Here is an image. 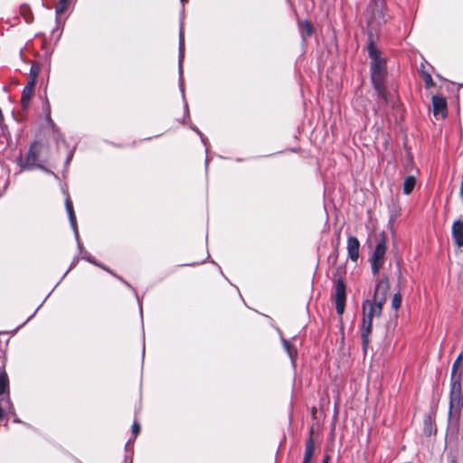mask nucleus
Returning a JSON list of instances; mask_svg holds the SVG:
<instances>
[{
	"label": "nucleus",
	"mask_w": 463,
	"mask_h": 463,
	"mask_svg": "<svg viewBox=\"0 0 463 463\" xmlns=\"http://www.w3.org/2000/svg\"><path fill=\"white\" fill-rule=\"evenodd\" d=\"M377 34L372 30L367 31V51L371 59L370 73L371 81L378 96L385 103L389 101V92L386 90L385 80L387 76L386 61L382 58V52L376 47Z\"/></svg>",
	"instance_id": "obj_1"
},
{
	"label": "nucleus",
	"mask_w": 463,
	"mask_h": 463,
	"mask_svg": "<svg viewBox=\"0 0 463 463\" xmlns=\"http://www.w3.org/2000/svg\"><path fill=\"white\" fill-rule=\"evenodd\" d=\"M384 304L375 301L374 299H367L363 302V319L361 325V339L362 348L366 354L370 345V335L373 329V317H379L383 312Z\"/></svg>",
	"instance_id": "obj_2"
},
{
	"label": "nucleus",
	"mask_w": 463,
	"mask_h": 463,
	"mask_svg": "<svg viewBox=\"0 0 463 463\" xmlns=\"http://www.w3.org/2000/svg\"><path fill=\"white\" fill-rule=\"evenodd\" d=\"M345 274V267H337L334 273L335 278V284L334 287V298L335 303V310L338 316H342L345 312V301H346V286L344 281V276Z\"/></svg>",
	"instance_id": "obj_3"
},
{
	"label": "nucleus",
	"mask_w": 463,
	"mask_h": 463,
	"mask_svg": "<svg viewBox=\"0 0 463 463\" xmlns=\"http://www.w3.org/2000/svg\"><path fill=\"white\" fill-rule=\"evenodd\" d=\"M462 358L463 353H460L454 361L451 368L449 397L451 396L452 404H458L459 401L462 400V397H459L460 391L462 390L461 373H458Z\"/></svg>",
	"instance_id": "obj_4"
},
{
	"label": "nucleus",
	"mask_w": 463,
	"mask_h": 463,
	"mask_svg": "<svg viewBox=\"0 0 463 463\" xmlns=\"http://www.w3.org/2000/svg\"><path fill=\"white\" fill-rule=\"evenodd\" d=\"M379 236V241L370 258L372 272L373 276H378L380 269L383 268L384 263V257L387 250L386 236L384 232H382Z\"/></svg>",
	"instance_id": "obj_5"
},
{
	"label": "nucleus",
	"mask_w": 463,
	"mask_h": 463,
	"mask_svg": "<svg viewBox=\"0 0 463 463\" xmlns=\"http://www.w3.org/2000/svg\"><path fill=\"white\" fill-rule=\"evenodd\" d=\"M432 111L436 118H445L448 115L447 100L440 95H433L431 98Z\"/></svg>",
	"instance_id": "obj_6"
},
{
	"label": "nucleus",
	"mask_w": 463,
	"mask_h": 463,
	"mask_svg": "<svg viewBox=\"0 0 463 463\" xmlns=\"http://www.w3.org/2000/svg\"><path fill=\"white\" fill-rule=\"evenodd\" d=\"M390 288L389 279L387 276H384L380 279L375 287L373 299L377 302L385 304L387 299V293Z\"/></svg>",
	"instance_id": "obj_7"
},
{
	"label": "nucleus",
	"mask_w": 463,
	"mask_h": 463,
	"mask_svg": "<svg viewBox=\"0 0 463 463\" xmlns=\"http://www.w3.org/2000/svg\"><path fill=\"white\" fill-rule=\"evenodd\" d=\"M452 239L458 248L463 246V220H456L451 228Z\"/></svg>",
	"instance_id": "obj_8"
},
{
	"label": "nucleus",
	"mask_w": 463,
	"mask_h": 463,
	"mask_svg": "<svg viewBox=\"0 0 463 463\" xmlns=\"http://www.w3.org/2000/svg\"><path fill=\"white\" fill-rule=\"evenodd\" d=\"M36 74H33L28 80L26 86L24 88L21 99L22 106L26 109L29 105L30 99L33 94V89L35 85Z\"/></svg>",
	"instance_id": "obj_9"
},
{
	"label": "nucleus",
	"mask_w": 463,
	"mask_h": 463,
	"mask_svg": "<svg viewBox=\"0 0 463 463\" xmlns=\"http://www.w3.org/2000/svg\"><path fill=\"white\" fill-rule=\"evenodd\" d=\"M347 253L348 258L356 262L359 258V250H360V242L358 239L354 236H349L347 238Z\"/></svg>",
	"instance_id": "obj_10"
},
{
	"label": "nucleus",
	"mask_w": 463,
	"mask_h": 463,
	"mask_svg": "<svg viewBox=\"0 0 463 463\" xmlns=\"http://www.w3.org/2000/svg\"><path fill=\"white\" fill-rule=\"evenodd\" d=\"M313 435H314V430H313V428H311L309 430L308 439H307V443H306L303 463H310L312 455L314 453L315 440H314Z\"/></svg>",
	"instance_id": "obj_11"
},
{
	"label": "nucleus",
	"mask_w": 463,
	"mask_h": 463,
	"mask_svg": "<svg viewBox=\"0 0 463 463\" xmlns=\"http://www.w3.org/2000/svg\"><path fill=\"white\" fill-rule=\"evenodd\" d=\"M281 342L284 347V350L288 354L291 363L293 365L296 364L297 359H298V349L297 347L292 345L288 340L285 339L284 337H281Z\"/></svg>",
	"instance_id": "obj_12"
},
{
	"label": "nucleus",
	"mask_w": 463,
	"mask_h": 463,
	"mask_svg": "<svg viewBox=\"0 0 463 463\" xmlns=\"http://www.w3.org/2000/svg\"><path fill=\"white\" fill-rule=\"evenodd\" d=\"M462 397V400L459 401L458 404H452L451 403V396L449 397V417L455 416L457 420L459 419L460 411L463 409V389L460 391L459 397Z\"/></svg>",
	"instance_id": "obj_13"
},
{
	"label": "nucleus",
	"mask_w": 463,
	"mask_h": 463,
	"mask_svg": "<svg viewBox=\"0 0 463 463\" xmlns=\"http://www.w3.org/2000/svg\"><path fill=\"white\" fill-rule=\"evenodd\" d=\"M416 185V178L413 175L405 177L402 184V192L404 194L409 195L412 193Z\"/></svg>",
	"instance_id": "obj_14"
},
{
	"label": "nucleus",
	"mask_w": 463,
	"mask_h": 463,
	"mask_svg": "<svg viewBox=\"0 0 463 463\" xmlns=\"http://www.w3.org/2000/svg\"><path fill=\"white\" fill-rule=\"evenodd\" d=\"M37 160H38V149H37V146L33 145V146H32L30 151L28 152V155L26 156V164L30 166L41 167L40 165H37Z\"/></svg>",
	"instance_id": "obj_15"
},
{
	"label": "nucleus",
	"mask_w": 463,
	"mask_h": 463,
	"mask_svg": "<svg viewBox=\"0 0 463 463\" xmlns=\"http://www.w3.org/2000/svg\"><path fill=\"white\" fill-rule=\"evenodd\" d=\"M420 74L424 81V85L426 89H429L434 86V81L430 73L426 70L425 65L423 63L420 64Z\"/></svg>",
	"instance_id": "obj_16"
},
{
	"label": "nucleus",
	"mask_w": 463,
	"mask_h": 463,
	"mask_svg": "<svg viewBox=\"0 0 463 463\" xmlns=\"http://www.w3.org/2000/svg\"><path fill=\"white\" fill-rule=\"evenodd\" d=\"M300 30L304 37H310L314 33L313 24L307 20L300 24Z\"/></svg>",
	"instance_id": "obj_17"
},
{
	"label": "nucleus",
	"mask_w": 463,
	"mask_h": 463,
	"mask_svg": "<svg viewBox=\"0 0 463 463\" xmlns=\"http://www.w3.org/2000/svg\"><path fill=\"white\" fill-rule=\"evenodd\" d=\"M9 387L8 376L5 372L0 373V394L7 392Z\"/></svg>",
	"instance_id": "obj_18"
},
{
	"label": "nucleus",
	"mask_w": 463,
	"mask_h": 463,
	"mask_svg": "<svg viewBox=\"0 0 463 463\" xmlns=\"http://www.w3.org/2000/svg\"><path fill=\"white\" fill-rule=\"evenodd\" d=\"M402 305V295L398 292L395 293L392 299V307L395 310H398L401 307Z\"/></svg>",
	"instance_id": "obj_19"
},
{
	"label": "nucleus",
	"mask_w": 463,
	"mask_h": 463,
	"mask_svg": "<svg viewBox=\"0 0 463 463\" xmlns=\"http://www.w3.org/2000/svg\"><path fill=\"white\" fill-rule=\"evenodd\" d=\"M69 4H70L69 2L59 0L58 4L56 5L57 14L60 15V14H63L66 11V9L68 8Z\"/></svg>",
	"instance_id": "obj_20"
},
{
	"label": "nucleus",
	"mask_w": 463,
	"mask_h": 463,
	"mask_svg": "<svg viewBox=\"0 0 463 463\" xmlns=\"http://www.w3.org/2000/svg\"><path fill=\"white\" fill-rule=\"evenodd\" d=\"M20 12H21V14L24 17L25 21L27 23L31 22L32 20V15H31V13H30V9L27 5H24L21 6L20 8Z\"/></svg>",
	"instance_id": "obj_21"
},
{
	"label": "nucleus",
	"mask_w": 463,
	"mask_h": 463,
	"mask_svg": "<svg viewBox=\"0 0 463 463\" xmlns=\"http://www.w3.org/2000/svg\"><path fill=\"white\" fill-rule=\"evenodd\" d=\"M424 425H425V429H424V432L428 435H430L431 433V430H430V427H431V418L430 415H426L424 417Z\"/></svg>",
	"instance_id": "obj_22"
},
{
	"label": "nucleus",
	"mask_w": 463,
	"mask_h": 463,
	"mask_svg": "<svg viewBox=\"0 0 463 463\" xmlns=\"http://www.w3.org/2000/svg\"><path fill=\"white\" fill-rule=\"evenodd\" d=\"M132 432L135 436L138 435L140 432V425L138 422H134L132 426Z\"/></svg>",
	"instance_id": "obj_23"
},
{
	"label": "nucleus",
	"mask_w": 463,
	"mask_h": 463,
	"mask_svg": "<svg viewBox=\"0 0 463 463\" xmlns=\"http://www.w3.org/2000/svg\"><path fill=\"white\" fill-rule=\"evenodd\" d=\"M331 459V456L329 454H326L323 458L322 463H329Z\"/></svg>",
	"instance_id": "obj_24"
},
{
	"label": "nucleus",
	"mask_w": 463,
	"mask_h": 463,
	"mask_svg": "<svg viewBox=\"0 0 463 463\" xmlns=\"http://www.w3.org/2000/svg\"><path fill=\"white\" fill-rule=\"evenodd\" d=\"M449 463H458L456 457H452Z\"/></svg>",
	"instance_id": "obj_25"
},
{
	"label": "nucleus",
	"mask_w": 463,
	"mask_h": 463,
	"mask_svg": "<svg viewBox=\"0 0 463 463\" xmlns=\"http://www.w3.org/2000/svg\"><path fill=\"white\" fill-rule=\"evenodd\" d=\"M4 416V411L3 409L0 407V420L3 418Z\"/></svg>",
	"instance_id": "obj_26"
}]
</instances>
